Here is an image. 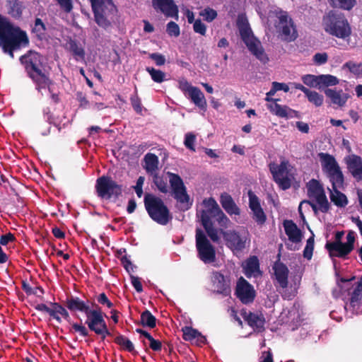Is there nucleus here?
<instances>
[{
    "label": "nucleus",
    "mask_w": 362,
    "mask_h": 362,
    "mask_svg": "<svg viewBox=\"0 0 362 362\" xmlns=\"http://www.w3.org/2000/svg\"><path fill=\"white\" fill-rule=\"evenodd\" d=\"M189 98L192 100L194 104L202 110H205L206 107V100L204 93L198 88H192V92L188 95Z\"/></svg>",
    "instance_id": "35"
},
{
    "label": "nucleus",
    "mask_w": 362,
    "mask_h": 362,
    "mask_svg": "<svg viewBox=\"0 0 362 362\" xmlns=\"http://www.w3.org/2000/svg\"><path fill=\"white\" fill-rule=\"evenodd\" d=\"M28 76L35 84L38 92L52 84L49 74L43 65V57L36 52L30 51L20 59Z\"/></svg>",
    "instance_id": "1"
},
{
    "label": "nucleus",
    "mask_w": 362,
    "mask_h": 362,
    "mask_svg": "<svg viewBox=\"0 0 362 362\" xmlns=\"http://www.w3.org/2000/svg\"><path fill=\"white\" fill-rule=\"evenodd\" d=\"M184 340L194 343L198 346L204 344L206 339L198 330L193 329L191 327H185L182 329Z\"/></svg>",
    "instance_id": "28"
},
{
    "label": "nucleus",
    "mask_w": 362,
    "mask_h": 362,
    "mask_svg": "<svg viewBox=\"0 0 362 362\" xmlns=\"http://www.w3.org/2000/svg\"><path fill=\"white\" fill-rule=\"evenodd\" d=\"M308 196L310 200H303L298 206V211L302 218L304 215L302 212V207L304 204L310 205L316 213L320 211L327 213L330 209V204L327 198L322 185L317 180L312 179L307 185Z\"/></svg>",
    "instance_id": "3"
},
{
    "label": "nucleus",
    "mask_w": 362,
    "mask_h": 362,
    "mask_svg": "<svg viewBox=\"0 0 362 362\" xmlns=\"http://www.w3.org/2000/svg\"><path fill=\"white\" fill-rule=\"evenodd\" d=\"M196 246L199 257L204 263H210L215 260V250L204 233L199 229L196 231Z\"/></svg>",
    "instance_id": "17"
},
{
    "label": "nucleus",
    "mask_w": 362,
    "mask_h": 362,
    "mask_svg": "<svg viewBox=\"0 0 362 362\" xmlns=\"http://www.w3.org/2000/svg\"><path fill=\"white\" fill-rule=\"evenodd\" d=\"M131 283L137 292L141 293L143 291L142 284L139 277L131 276Z\"/></svg>",
    "instance_id": "63"
},
{
    "label": "nucleus",
    "mask_w": 362,
    "mask_h": 362,
    "mask_svg": "<svg viewBox=\"0 0 362 362\" xmlns=\"http://www.w3.org/2000/svg\"><path fill=\"white\" fill-rule=\"evenodd\" d=\"M46 30L45 25L40 18H36L33 27V32L36 33L38 36L44 35Z\"/></svg>",
    "instance_id": "52"
},
{
    "label": "nucleus",
    "mask_w": 362,
    "mask_h": 362,
    "mask_svg": "<svg viewBox=\"0 0 362 362\" xmlns=\"http://www.w3.org/2000/svg\"><path fill=\"white\" fill-rule=\"evenodd\" d=\"M167 175L169 176V182L173 197L183 205L184 209H187L190 205L189 197L182 178L178 175L170 172H168Z\"/></svg>",
    "instance_id": "16"
},
{
    "label": "nucleus",
    "mask_w": 362,
    "mask_h": 362,
    "mask_svg": "<svg viewBox=\"0 0 362 362\" xmlns=\"http://www.w3.org/2000/svg\"><path fill=\"white\" fill-rule=\"evenodd\" d=\"M259 362H274L272 353L270 351H263Z\"/></svg>",
    "instance_id": "64"
},
{
    "label": "nucleus",
    "mask_w": 362,
    "mask_h": 362,
    "mask_svg": "<svg viewBox=\"0 0 362 362\" xmlns=\"http://www.w3.org/2000/svg\"><path fill=\"white\" fill-rule=\"evenodd\" d=\"M272 14L276 17L275 28L281 39L286 42H293L298 36L296 25L287 11L275 9Z\"/></svg>",
    "instance_id": "8"
},
{
    "label": "nucleus",
    "mask_w": 362,
    "mask_h": 362,
    "mask_svg": "<svg viewBox=\"0 0 362 362\" xmlns=\"http://www.w3.org/2000/svg\"><path fill=\"white\" fill-rule=\"evenodd\" d=\"M215 221L218 222L221 227L223 228H228L230 223V221L222 211L219 212V214L215 218Z\"/></svg>",
    "instance_id": "53"
},
{
    "label": "nucleus",
    "mask_w": 362,
    "mask_h": 362,
    "mask_svg": "<svg viewBox=\"0 0 362 362\" xmlns=\"http://www.w3.org/2000/svg\"><path fill=\"white\" fill-rule=\"evenodd\" d=\"M193 28L194 32L197 33H199L202 35H204L206 34V27L204 23H203L199 19L194 21Z\"/></svg>",
    "instance_id": "54"
},
{
    "label": "nucleus",
    "mask_w": 362,
    "mask_h": 362,
    "mask_svg": "<svg viewBox=\"0 0 362 362\" xmlns=\"http://www.w3.org/2000/svg\"><path fill=\"white\" fill-rule=\"evenodd\" d=\"M152 4L156 11H160L165 16L178 18V8L173 0H152Z\"/></svg>",
    "instance_id": "22"
},
{
    "label": "nucleus",
    "mask_w": 362,
    "mask_h": 362,
    "mask_svg": "<svg viewBox=\"0 0 362 362\" xmlns=\"http://www.w3.org/2000/svg\"><path fill=\"white\" fill-rule=\"evenodd\" d=\"M324 92L332 103L339 107H343L349 97V94L341 89L327 88Z\"/></svg>",
    "instance_id": "25"
},
{
    "label": "nucleus",
    "mask_w": 362,
    "mask_h": 362,
    "mask_svg": "<svg viewBox=\"0 0 362 362\" xmlns=\"http://www.w3.org/2000/svg\"><path fill=\"white\" fill-rule=\"evenodd\" d=\"M52 312L53 314L51 317H52L54 319H55L58 322H61V317L59 316L60 315L62 317H64L65 320H69L70 319L69 314L68 311L59 305V303H53L52 304Z\"/></svg>",
    "instance_id": "37"
},
{
    "label": "nucleus",
    "mask_w": 362,
    "mask_h": 362,
    "mask_svg": "<svg viewBox=\"0 0 362 362\" xmlns=\"http://www.w3.org/2000/svg\"><path fill=\"white\" fill-rule=\"evenodd\" d=\"M244 273L247 278L258 277L262 275L259 270V260L257 257L253 256L247 259L243 264Z\"/></svg>",
    "instance_id": "29"
},
{
    "label": "nucleus",
    "mask_w": 362,
    "mask_h": 362,
    "mask_svg": "<svg viewBox=\"0 0 362 362\" xmlns=\"http://www.w3.org/2000/svg\"><path fill=\"white\" fill-rule=\"evenodd\" d=\"M284 227L289 240L295 243H298L301 241V231L298 228L296 224H295L292 221H284Z\"/></svg>",
    "instance_id": "31"
},
{
    "label": "nucleus",
    "mask_w": 362,
    "mask_h": 362,
    "mask_svg": "<svg viewBox=\"0 0 362 362\" xmlns=\"http://www.w3.org/2000/svg\"><path fill=\"white\" fill-rule=\"evenodd\" d=\"M274 271L275 281L274 286L276 291L286 300L293 298L298 291L297 284H289L288 281L289 270L288 267L281 262H276L273 267Z\"/></svg>",
    "instance_id": "7"
},
{
    "label": "nucleus",
    "mask_w": 362,
    "mask_h": 362,
    "mask_svg": "<svg viewBox=\"0 0 362 362\" xmlns=\"http://www.w3.org/2000/svg\"><path fill=\"white\" fill-rule=\"evenodd\" d=\"M196 87L192 86L190 83L185 79H181L179 81V88L186 95H189V93L192 92V88H195Z\"/></svg>",
    "instance_id": "55"
},
{
    "label": "nucleus",
    "mask_w": 362,
    "mask_h": 362,
    "mask_svg": "<svg viewBox=\"0 0 362 362\" xmlns=\"http://www.w3.org/2000/svg\"><path fill=\"white\" fill-rule=\"evenodd\" d=\"M320 88H321L322 86H332L339 83V79L332 75L327 74V75H320Z\"/></svg>",
    "instance_id": "42"
},
{
    "label": "nucleus",
    "mask_w": 362,
    "mask_h": 362,
    "mask_svg": "<svg viewBox=\"0 0 362 362\" xmlns=\"http://www.w3.org/2000/svg\"><path fill=\"white\" fill-rule=\"evenodd\" d=\"M221 204L223 208L226 211L228 214L230 215H239L240 214V209L234 202L232 197L227 194H223L221 196Z\"/></svg>",
    "instance_id": "33"
},
{
    "label": "nucleus",
    "mask_w": 362,
    "mask_h": 362,
    "mask_svg": "<svg viewBox=\"0 0 362 362\" xmlns=\"http://www.w3.org/2000/svg\"><path fill=\"white\" fill-rule=\"evenodd\" d=\"M96 23L103 28L110 26L116 7L112 0H90Z\"/></svg>",
    "instance_id": "11"
},
{
    "label": "nucleus",
    "mask_w": 362,
    "mask_h": 362,
    "mask_svg": "<svg viewBox=\"0 0 362 362\" xmlns=\"http://www.w3.org/2000/svg\"><path fill=\"white\" fill-rule=\"evenodd\" d=\"M195 139H196V136L194 134H193L192 133L186 134L184 144L187 148H189L193 151H195V149L194 147V143L195 141Z\"/></svg>",
    "instance_id": "56"
},
{
    "label": "nucleus",
    "mask_w": 362,
    "mask_h": 362,
    "mask_svg": "<svg viewBox=\"0 0 362 362\" xmlns=\"http://www.w3.org/2000/svg\"><path fill=\"white\" fill-rule=\"evenodd\" d=\"M343 69H348L350 72L355 75H359L362 73V66L360 64L354 62H348L343 65Z\"/></svg>",
    "instance_id": "48"
},
{
    "label": "nucleus",
    "mask_w": 362,
    "mask_h": 362,
    "mask_svg": "<svg viewBox=\"0 0 362 362\" xmlns=\"http://www.w3.org/2000/svg\"><path fill=\"white\" fill-rule=\"evenodd\" d=\"M144 168L151 175L157 174L158 170V158L153 153H148L144 156Z\"/></svg>",
    "instance_id": "32"
},
{
    "label": "nucleus",
    "mask_w": 362,
    "mask_h": 362,
    "mask_svg": "<svg viewBox=\"0 0 362 362\" xmlns=\"http://www.w3.org/2000/svg\"><path fill=\"white\" fill-rule=\"evenodd\" d=\"M305 95L308 101L314 104L316 107H320L323 104V95L315 90H311L309 89Z\"/></svg>",
    "instance_id": "41"
},
{
    "label": "nucleus",
    "mask_w": 362,
    "mask_h": 362,
    "mask_svg": "<svg viewBox=\"0 0 362 362\" xmlns=\"http://www.w3.org/2000/svg\"><path fill=\"white\" fill-rule=\"evenodd\" d=\"M342 187L332 186V189L328 188L331 202L340 208L345 207L349 202L346 196L339 191Z\"/></svg>",
    "instance_id": "30"
},
{
    "label": "nucleus",
    "mask_w": 362,
    "mask_h": 362,
    "mask_svg": "<svg viewBox=\"0 0 362 362\" xmlns=\"http://www.w3.org/2000/svg\"><path fill=\"white\" fill-rule=\"evenodd\" d=\"M212 282L214 290L224 296L230 294V284L229 281L224 277V276L218 272H214L212 276Z\"/></svg>",
    "instance_id": "26"
},
{
    "label": "nucleus",
    "mask_w": 362,
    "mask_h": 362,
    "mask_svg": "<svg viewBox=\"0 0 362 362\" xmlns=\"http://www.w3.org/2000/svg\"><path fill=\"white\" fill-rule=\"evenodd\" d=\"M222 235L226 245L233 251H241L245 246L248 240L249 233L245 228L235 230H219V235ZM221 238V236H219Z\"/></svg>",
    "instance_id": "14"
},
{
    "label": "nucleus",
    "mask_w": 362,
    "mask_h": 362,
    "mask_svg": "<svg viewBox=\"0 0 362 362\" xmlns=\"http://www.w3.org/2000/svg\"><path fill=\"white\" fill-rule=\"evenodd\" d=\"M350 305L356 314L362 313V276L351 293Z\"/></svg>",
    "instance_id": "27"
},
{
    "label": "nucleus",
    "mask_w": 362,
    "mask_h": 362,
    "mask_svg": "<svg viewBox=\"0 0 362 362\" xmlns=\"http://www.w3.org/2000/svg\"><path fill=\"white\" fill-rule=\"evenodd\" d=\"M97 301L103 305H106L107 308H111L113 306L112 303H111L107 298L105 293H102L97 297Z\"/></svg>",
    "instance_id": "62"
},
{
    "label": "nucleus",
    "mask_w": 362,
    "mask_h": 362,
    "mask_svg": "<svg viewBox=\"0 0 362 362\" xmlns=\"http://www.w3.org/2000/svg\"><path fill=\"white\" fill-rule=\"evenodd\" d=\"M148 335V340L149 341V346L151 349L155 351H158L161 350L162 344L160 341L156 340L153 338L151 334Z\"/></svg>",
    "instance_id": "58"
},
{
    "label": "nucleus",
    "mask_w": 362,
    "mask_h": 362,
    "mask_svg": "<svg viewBox=\"0 0 362 362\" xmlns=\"http://www.w3.org/2000/svg\"><path fill=\"white\" fill-rule=\"evenodd\" d=\"M95 189L99 197L106 199L112 197H118L122 192V185L108 176H102L97 179Z\"/></svg>",
    "instance_id": "15"
},
{
    "label": "nucleus",
    "mask_w": 362,
    "mask_h": 362,
    "mask_svg": "<svg viewBox=\"0 0 362 362\" xmlns=\"http://www.w3.org/2000/svg\"><path fill=\"white\" fill-rule=\"evenodd\" d=\"M72 328L82 337H88L89 335L88 329L82 324L74 323Z\"/></svg>",
    "instance_id": "57"
},
{
    "label": "nucleus",
    "mask_w": 362,
    "mask_h": 362,
    "mask_svg": "<svg viewBox=\"0 0 362 362\" xmlns=\"http://www.w3.org/2000/svg\"><path fill=\"white\" fill-rule=\"evenodd\" d=\"M248 325L260 332L264 329L265 320L262 314L250 313L245 317Z\"/></svg>",
    "instance_id": "34"
},
{
    "label": "nucleus",
    "mask_w": 362,
    "mask_h": 362,
    "mask_svg": "<svg viewBox=\"0 0 362 362\" xmlns=\"http://www.w3.org/2000/svg\"><path fill=\"white\" fill-rule=\"evenodd\" d=\"M86 316L85 325L90 331L101 336L103 339L110 334L104 319V314L97 305H94L93 309Z\"/></svg>",
    "instance_id": "13"
},
{
    "label": "nucleus",
    "mask_w": 362,
    "mask_h": 362,
    "mask_svg": "<svg viewBox=\"0 0 362 362\" xmlns=\"http://www.w3.org/2000/svg\"><path fill=\"white\" fill-rule=\"evenodd\" d=\"M67 47L76 60L84 59V49L76 41L72 40H69L67 43Z\"/></svg>",
    "instance_id": "38"
},
{
    "label": "nucleus",
    "mask_w": 362,
    "mask_h": 362,
    "mask_svg": "<svg viewBox=\"0 0 362 362\" xmlns=\"http://www.w3.org/2000/svg\"><path fill=\"white\" fill-rule=\"evenodd\" d=\"M65 306L71 312H81L87 315L93 308L88 301H84L78 297H70L65 301Z\"/></svg>",
    "instance_id": "24"
},
{
    "label": "nucleus",
    "mask_w": 362,
    "mask_h": 362,
    "mask_svg": "<svg viewBox=\"0 0 362 362\" xmlns=\"http://www.w3.org/2000/svg\"><path fill=\"white\" fill-rule=\"evenodd\" d=\"M199 15L202 16L206 21L211 22L217 17V12L214 9L208 7L201 11Z\"/></svg>",
    "instance_id": "47"
},
{
    "label": "nucleus",
    "mask_w": 362,
    "mask_h": 362,
    "mask_svg": "<svg viewBox=\"0 0 362 362\" xmlns=\"http://www.w3.org/2000/svg\"><path fill=\"white\" fill-rule=\"evenodd\" d=\"M347 168L357 180H362V158L356 155H350L346 158Z\"/></svg>",
    "instance_id": "23"
},
{
    "label": "nucleus",
    "mask_w": 362,
    "mask_h": 362,
    "mask_svg": "<svg viewBox=\"0 0 362 362\" xmlns=\"http://www.w3.org/2000/svg\"><path fill=\"white\" fill-rule=\"evenodd\" d=\"M144 205L149 216L158 224L165 226L172 220L169 209L160 198L146 194L144 197Z\"/></svg>",
    "instance_id": "5"
},
{
    "label": "nucleus",
    "mask_w": 362,
    "mask_h": 362,
    "mask_svg": "<svg viewBox=\"0 0 362 362\" xmlns=\"http://www.w3.org/2000/svg\"><path fill=\"white\" fill-rule=\"evenodd\" d=\"M328 56L326 53H316L313 56V60L317 64H323L327 62Z\"/></svg>",
    "instance_id": "61"
},
{
    "label": "nucleus",
    "mask_w": 362,
    "mask_h": 362,
    "mask_svg": "<svg viewBox=\"0 0 362 362\" xmlns=\"http://www.w3.org/2000/svg\"><path fill=\"white\" fill-rule=\"evenodd\" d=\"M334 8H339L346 11L351 10L356 4V0H327Z\"/></svg>",
    "instance_id": "36"
},
{
    "label": "nucleus",
    "mask_w": 362,
    "mask_h": 362,
    "mask_svg": "<svg viewBox=\"0 0 362 362\" xmlns=\"http://www.w3.org/2000/svg\"><path fill=\"white\" fill-rule=\"evenodd\" d=\"M279 90H284L286 93L289 90V87L284 83L273 82L272 88L269 91V95H274Z\"/></svg>",
    "instance_id": "49"
},
{
    "label": "nucleus",
    "mask_w": 362,
    "mask_h": 362,
    "mask_svg": "<svg viewBox=\"0 0 362 362\" xmlns=\"http://www.w3.org/2000/svg\"><path fill=\"white\" fill-rule=\"evenodd\" d=\"M314 248V239L313 238H310L307 240L306 246L303 251V256L305 258L310 259L312 257L313 252Z\"/></svg>",
    "instance_id": "51"
},
{
    "label": "nucleus",
    "mask_w": 362,
    "mask_h": 362,
    "mask_svg": "<svg viewBox=\"0 0 362 362\" xmlns=\"http://www.w3.org/2000/svg\"><path fill=\"white\" fill-rule=\"evenodd\" d=\"M153 182L160 192L165 194L168 192L169 187L166 180L156 174L153 175Z\"/></svg>",
    "instance_id": "45"
},
{
    "label": "nucleus",
    "mask_w": 362,
    "mask_h": 362,
    "mask_svg": "<svg viewBox=\"0 0 362 362\" xmlns=\"http://www.w3.org/2000/svg\"><path fill=\"white\" fill-rule=\"evenodd\" d=\"M325 31L340 39H346L351 34L350 24L345 15L337 11H329L322 18Z\"/></svg>",
    "instance_id": "4"
},
{
    "label": "nucleus",
    "mask_w": 362,
    "mask_h": 362,
    "mask_svg": "<svg viewBox=\"0 0 362 362\" xmlns=\"http://www.w3.org/2000/svg\"><path fill=\"white\" fill-rule=\"evenodd\" d=\"M156 317L151 314V313L146 310L141 315V323L143 326L153 328L156 327Z\"/></svg>",
    "instance_id": "39"
},
{
    "label": "nucleus",
    "mask_w": 362,
    "mask_h": 362,
    "mask_svg": "<svg viewBox=\"0 0 362 362\" xmlns=\"http://www.w3.org/2000/svg\"><path fill=\"white\" fill-rule=\"evenodd\" d=\"M269 170L274 181L281 189L286 190L291 187L294 177L293 168L288 161L284 160L279 165L270 163Z\"/></svg>",
    "instance_id": "12"
},
{
    "label": "nucleus",
    "mask_w": 362,
    "mask_h": 362,
    "mask_svg": "<svg viewBox=\"0 0 362 362\" xmlns=\"http://www.w3.org/2000/svg\"><path fill=\"white\" fill-rule=\"evenodd\" d=\"M11 6L9 13L14 18H19L22 15L23 6L22 4L16 0L10 2Z\"/></svg>",
    "instance_id": "46"
},
{
    "label": "nucleus",
    "mask_w": 362,
    "mask_h": 362,
    "mask_svg": "<svg viewBox=\"0 0 362 362\" xmlns=\"http://www.w3.org/2000/svg\"><path fill=\"white\" fill-rule=\"evenodd\" d=\"M301 79L306 86L320 88L319 76L306 74L303 76Z\"/></svg>",
    "instance_id": "44"
},
{
    "label": "nucleus",
    "mask_w": 362,
    "mask_h": 362,
    "mask_svg": "<svg viewBox=\"0 0 362 362\" xmlns=\"http://www.w3.org/2000/svg\"><path fill=\"white\" fill-rule=\"evenodd\" d=\"M29 42L26 33L12 25L9 21L0 15V47L4 52L13 58V50Z\"/></svg>",
    "instance_id": "2"
},
{
    "label": "nucleus",
    "mask_w": 362,
    "mask_h": 362,
    "mask_svg": "<svg viewBox=\"0 0 362 362\" xmlns=\"http://www.w3.org/2000/svg\"><path fill=\"white\" fill-rule=\"evenodd\" d=\"M146 70L150 74L152 80L156 83H162L165 80V74L152 67H146Z\"/></svg>",
    "instance_id": "43"
},
{
    "label": "nucleus",
    "mask_w": 362,
    "mask_h": 362,
    "mask_svg": "<svg viewBox=\"0 0 362 362\" xmlns=\"http://www.w3.org/2000/svg\"><path fill=\"white\" fill-rule=\"evenodd\" d=\"M235 293L238 298L245 304L252 302L255 297L253 286L243 277L237 283Z\"/></svg>",
    "instance_id": "20"
},
{
    "label": "nucleus",
    "mask_w": 362,
    "mask_h": 362,
    "mask_svg": "<svg viewBox=\"0 0 362 362\" xmlns=\"http://www.w3.org/2000/svg\"><path fill=\"white\" fill-rule=\"evenodd\" d=\"M243 39L248 49L262 63L268 62L269 59L264 52L261 42L252 36H243Z\"/></svg>",
    "instance_id": "21"
},
{
    "label": "nucleus",
    "mask_w": 362,
    "mask_h": 362,
    "mask_svg": "<svg viewBox=\"0 0 362 362\" xmlns=\"http://www.w3.org/2000/svg\"><path fill=\"white\" fill-rule=\"evenodd\" d=\"M149 57L153 59L157 66H162L165 63V58L163 55L159 53H151Z\"/></svg>",
    "instance_id": "59"
},
{
    "label": "nucleus",
    "mask_w": 362,
    "mask_h": 362,
    "mask_svg": "<svg viewBox=\"0 0 362 362\" xmlns=\"http://www.w3.org/2000/svg\"><path fill=\"white\" fill-rule=\"evenodd\" d=\"M115 341L116 344L119 345L122 349L131 353L134 351V346L133 343L126 337L119 335L115 339Z\"/></svg>",
    "instance_id": "40"
},
{
    "label": "nucleus",
    "mask_w": 362,
    "mask_h": 362,
    "mask_svg": "<svg viewBox=\"0 0 362 362\" xmlns=\"http://www.w3.org/2000/svg\"><path fill=\"white\" fill-rule=\"evenodd\" d=\"M322 172L329 179L332 186L343 187L344 175L334 157L327 153L318 154Z\"/></svg>",
    "instance_id": "10"
},
{
    "label": "nucleus",
    "mask_w": 362,
    "mask_h": 362,
    "mask_svg": "<svg viewBox=\"0 0 362 362\" xmlns=\"http://www.w3.org/2000/svg\"><path fill=\"white\" fill-rule=\"evenodd\" d=\"M166 31L169 35L174 37H178L180 33L178 25L173 21L167 24Z\"/></svg>",
    "instance_id": "50"
},
{
    "label": "nucleus",
    "mask_w": 362,
    "mask_h": 362,
    "mask_svg": "<svg viewBox=\"0 0 362 362\" xmlns=\"http://www.w3.org/2000/svg\"><path fill=\"white\" fill-rule=\"evenodd\" d=\"M203 204L205 209L201 212L202 223L211 240L219 243V230L213 226L212 218L215 219L221 209L213 198L204 200Z\"/></svg>",
    "instance_id": "6"
},
{
    "label": "nucleus",
    "mask_w": 362,
    "mask_h": 362,
    "mask_svg": "<svg viewBox=\"0 0 362 362\" xmlns=\"http://www.w3.org/2000/svg\"><path fill=\"white\" fill-rule=\"evenodd\" d=\"M249 208L252 211V218L259 226H262L267 221V215L264 213L259 197L251 190L248 192Z\"/></svg>",
    "instance_id": "18"
},
{
    "label": "nucleus",
    "mask_w": 362,
    "mask_h": 362,
    "mask_svg": "<svg viewBox=\"0 0 362 362\" xmlns=\"http://www.w3.org/2000/svg\"><path fill=\"white\" fill-rule=\"evenodd\" d=\"M272 95H269L268 92L265 98V100L271 102V103L267 105V108L271 112L279 117L293 118L298 117V112L296 111L291 109L288 106L279 105L276 103L278 100L271 98Z\"/></svg>",
    "instance_id": "19"
},
{
    "label": "nucleus",
    "mask_w": 362,
    "mask_h": 362,
    "mask_svg": "<svg viewBox=\"0 0 362 362\" xmlns=\"http://www.w3.org/2000/svg\"><path fill=\"white\" fill-rule=\"evenodd\" d=\"M130 100H131V103H132L134 110L136 112L141 113L142 111V106H141V100L138 98V96L137 95L132 96Z\"/></svg>",
    "instance_id": "60"
},
{
    "label": "nucleus",
    "mask_w": 362,
    "mask_h": 362,
    "mask_svg": "<svg viewBox=\"0 0 362 362\" xmlns=\"http://www.w3.org/2000/svg\"><path fill=\"white\" fill-rule=\"evenodd\" d=\"M344 235V231H338L335 234L334 241L327 243L325 247L330 256L345 258L354 250L355 232L351 230L348 233L346 243L341 241Z\"/></svg>",
    "instance_id": "9"
}]
</instances>
